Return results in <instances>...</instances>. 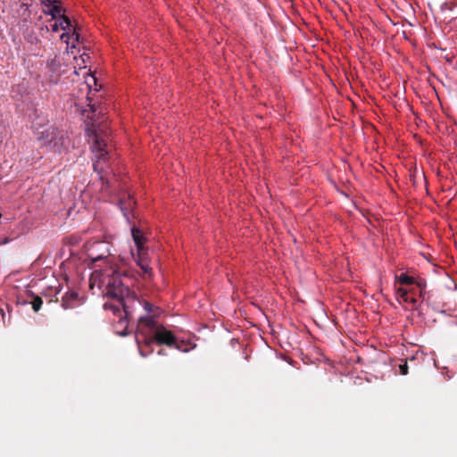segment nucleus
<instances>
[{
    "label": "nucleus",
    "instance_id": "nucleus-7",
    "mask_svg": "<svg viewBox=\"0 0 457 457\" xmlns=\"http://www.w3.org/2000/svg\"><path fill=\"white\" fill-rule=\"evenodd\" d=\"M56 134V129L54 128H47L42 131L37 132V137L39 141H42V144L45 145H49L54 141V136Z\"/></svg>",
    "mask_w": 457,
    "mask_h": 457
},
{
    "label": "nucleus",
    "instance_id": "nucleus-1",
    "mask_svg": "<svg viewBox=\"0 0 457 457\" xmlns=\"http://www.w3.org/2000/svg\"><path fill=\"white\" fill-rule=\"evenodd\" d=\"M144 309L149 315L140 317L137 334V342L141 356L145 357L153 353L154 343L182 350L175 336L154 320V317L159 313V309L148 302H145Z\"/></svg>",
    "mask_w": 457,
    "mask_h": 457
},
{
    "label": "nucleus",
    "instance_id": "nucleus-17",
    "mask_svg": "<svg viewBox=\"0 0 457 457\" xmlns=\"http://www.w3.org/2000/svg\"><path fill=\"white\" fill-rule=\"evenodd\" d=\"M399 370L402 375H407L408 374V366L407 363L404 362L403 364H400Z\"/></svg>",
    "mask_w": 457,
    "mask_h": 457
},
{
    "label": "nucleus",
    "instance_id": "nucleus-3",
    "mask_svg": "<svg viewBox=\"0 0 457 457\" xmlns=\"http://www.w3.org/2000/svg\"><path fill=\"white\" fill-rule=\"evenodd\" d=\"M92 135L90 136L92 143V152L95 155L94 170L98 174L106 172L108 169L107 160L111 146L109 145V133L107 127L102 123L92 122L89 129Z\"/></svg>",
    "mask_w": 457,
    "mask_h": 457
},
{
    "label": "nucleus",
    "instance_id": "nucleus-2",
    "mask_svg": "<svg viewBox=\"0 0 457 457\" xmlns=\"http://www.w3.org/2000/svg\"><path fill=\"white\" fill-rule=\"evenodd\" d=\"M92 284L98 283V287L103 294L110 298L116 299L122 306L126 315L128 311L129 289L124 287L120 276L114 271L106 270L104 271L95 270L91 278Z\"/></svg>",
    "mask_w": 457,
    "mask_h": 457
},
{
    "label": "nucleus",
    "instance_id": "nucleus-8",
    "mask_svg": "<svg viewBox=\"0 0 457 457\" xmlns=\"http://www.w3.org/2000/svg\"><path fill=\"white\" fill-rule=\"evenodd\" d=\"M131 234L133 240L137 245V253H140L141 252H146L147 249L144 247V243L145 241L141 230L136 227H133L131 228Z\"/></svg>",
    "mask_w": 457,
    "mask_h": 457
},
{
    "label": "nucleus",
    "instance_id": "nucleus-19",
    "mask_svg": "<svg viewBox=\"0 0 457 457\" xmlns=\"http://www.w3.org/2000/svg\"><path fill=\"white\" fill-rule=\"evenodd\" d=\"M42 4L46 7H51L54 5V0H41Z\"/></svg>",
    "mask_w": 457,
    "mask_h": 457
},
{
    "label": "nucleus",
    "instance_id": "nucleus-18",
    "mask_svg": "<svg viewBox=\"0 0 457 457\" xmlns=\"http://www.w3.org/2000/svg\"><path fill=\"white\" fill-rule=\"evenodd\" d=\"M91 81H93V82H94V84H95V85H96V78H95L94 76H92V75H89V76H88V79H87V81H86V83H87V87L88 88H90V89H91V87H92Z\"/></svg>",
    "mask_w": 457,
    "mask_h": 457
},
{
    "label": "nucleus",
    "instance_id": "nucleus-26",
    "mask_svg": "<svg viewBox=\"0 0 457 457\" xmlns=\"http://www.w3.org/2000/svg\"><path fill=\"white\" fill-rule=\"evenodd\" d=\"M96 246H98V245H104V244H103V243H96Z\"/></svg>",
    "mask_w": 457,
    "mask_h": 457
},
{
    "label": "nucleus",
    "instance_id": "nucleus-9",
    "mask_svg": "<svg viewBox=\"0 0 457 457\" xmlns=\"http://www.w3.org/2000/svg\"><path fill=\"white\" fill-rule=\"evenodd\" d=\"M67 138L64 137V134L56 129V134L54 136V141L52 144H49V146L53 148L55 152L61 153L62 149L65 147Z\"/></svg>",
    "mask_w": 457,
    "mask_h": 457
},
{
    "label": "nucleus",
    "instance_id": "nucleus-12",
    "mask_svg": "<svg viewBox=\"0 0 457 457\" xmlns=\"http://www.w3.org/2000/svg\"><path fill=\"white\" fill-rule=\"evenodd\" d=\"M395 279L403 285H412L415 282V280L412 277H410L404 273H403L399 276H396Z\"/></svg>",
    "mask_w": 457,
    "mask_h": 457
},
{
    "label": "nucleus",
    "instance_id": "nucleus-4",
    "mask_svg": "<svg viewBox=\"0 0 457 457\" xmlns=\"http://www.w3.org/2000/svg\"><path fill=\"white\" fill-rule=\"evenodd\" d=\"M136 262L140 267L143 271V275L145 278H151L152 277V268L149 264L148 253L141 252L137 253L135 257Z\"/></svg>",
    "mask_w": 457,
    "mask_h": 457
},
{
    "label": "nucleus",
    "instance_id": "nucleus-25",
    "mask_svg": "<svg viewBox=\"0 0 457 457\" xmlns=\"http://www.w3.org/2000/svg\"><path fill=\"white\" fill-rule=\"evenodd\" d=\"M158 353H159V354H164V352H163V350H160V351L158 352Z\"/></svg>",
    "mask_w": 457,
    "mask_h": 457
},
{
    "label": "nucleus",
    "instance_id": "nucleus-22",
    "mask_svg": "<svg viewBox=\"0 0 457 457\" xmlns=\"http://www.w3.org/2000/svg\"><path fill=\"white\" fill-rule=\"evenodd\" d=\"M418 286L420 287L421 291H420V295H423V293H422V285L420 282L418 283Z\"/></svg>",
    "mask_w": 457,
    "mask_h": 457
},
{
    "label": "nucleus",
    "instance_id": "nucleus-5",
    "mask_svg": "<svg viewBox=\"0 0 457 457\" xmlns=\"http://www.w3.org/2000/svg\"><path fill=\"white\" fill-rule=\"evenodd\" d=\"M79 30L80 29L75 26L71 32H63L61 35L60 38L67 44V49L76 47V44L79 41Z\"/></svg>",
    "mask_w": 457,
    "mask_h": 457
},
{
    "label": "nucleus",
    "instance_id": "nucleus-16",
    "mask_svg": "<svg viewBox=\"0 0 457 457\" xmlns=\"http://www.w3.org/2000/svg\"><path fill=\"white\" fill-rule=\"evenodd\" d=\"M47 65L53 70V71H55L57 66L59 65L56 59L54 58L50 61L47 62Z\"/></svg>",
    "mask_w": 457,
    "mask_h": 457
},
{
    "label": "nucleus",
    "instance_id": "nucleus-24",
    "mask_svg": "<svg viewBox=\"0 0 457 457\" xmlns=\"http://www.w3.org/2000/svg\"><path fill=\"white\" fill-rule=\"evenodd\" d=\"M91 109H92L93 112H96V107L94 105H91Z\"/></svg>",
    "mask_w": 457,
    "mask_h": 457
},
{
    "label": "nucleus",
    "instance_id": "nucleus-20",
    "mask_svg": "<svg viewBox=\"0 0 457 457\" xmlns=\"http://www.w3.org/2000/svg\"><path fill=\"white\" fill-rule=\"evenodd\" d=\"M62 306L64 309H68V308H70V305H69V303H68V302H67V297H64V298L62 299Z\"/></svg>",
    "mask_w": 457,
    "mask_h": 457
},
{
    "label": "nucleus",
    "instance_id": "nucleus-15",
    "mask_svg": "<svg viewBox=\"0 0 457 457\" xmlns=\"http://www.w3.org/2000/svg\"><path fill=\"white\" fill-rule=\"evenodd\" d=\"M105 256H107V253H101V254H99V255H96V256H95V255L93 254V253H88V257H89L93 262H96V261H98V260H102V259H103V258H104Z\"/></svg>",
    "mask_w": 457,
    "mask_h": 457
},
{
    "label": "nucleus",
    "instance_id": "nucleus-6",
    "mask_svg": "<svg viewBox=\"0 0 457 457\" xmlns=\"http://www.w3.org/2000/svg\"><path fill=\"white\" fill-rule=\"evenodd\" d=\"M74 27L75 26L72 24L71 21L65 15L57 19V21L52 25V30L54 32H57L61 29L65 32H71Z\"/></svg>",
    "mask_w": 457,
    "mask_h": 457
},
{
    "label": "nucleus",
    "instance_id": "nucleus-21",
    "mask_svg": "<svg viewBox=\"0 0 457 457\" xmlns=\"http://www.w3.org/2000/svg\"><path fill=\"white\" fill-rule=\"evenodd\" d=\"M0 312H1V314H2V319H3V320L4 321V320H5V315H4V312H3V310H2V309H0Z\"/></svg>",
    "mask_w": 457,
    "mask_h": 457
},
{
    "label": "nucleus",
    "instance_id": "nucleus-14",
    "mask_svg": "<svg viewBox=\"0 0 457 457\" xmlns=\"http://www.w3.org/2000/svg\"><path fill=\"white\" fill-rule=\"evenodd\" d=\"M397 295L404 301L409 302L408 291L403 287L397 289Z\"/></svg>",
    "mask_w": 457,
    "mask_h": 457
},
{
    "label": "nucleus",
    "instance_id": "nucleus-11",
    "mask_svg": "<svg viewBox=\"0 0 457 457\" xmlns=\"http://www.w3.org/2000/svg\"><path fill=\"white\" fill-rule=\"evenodd\" d=\"M48 11H44L46 14H50L53 20L60 19L62 16H65L62 14V8L60 5L54 4Z\"/></svg>",
    "mask_w": 457,
    "mask_h": 457
},
{
    "label": "nucleus",
    "instance_id": "nucleus-10",
    "mask_svg": "<svg viewBox=\"0 0 457 457\" xmlns=\"http://www.w3.org/2000/svg\"><path fill=\"white\" fill-rule=\"evenodd\" d=\"M135 204V200L130 196H129L127 199H122L120 201V207L125 217L128 218L129 211L132 209Z\"/></svg>",
    "mask_w": 457,
    "mask_h": 457
},
{
    "label": "nucleus",
    "instance_id": "nucleus-23",
    "mask_svg": "<svg viewBox=\"0 0 457 457\" xmlns=\"http://www.w3.org/2000/svg\"><path fill=\"white\" fill-rule=\"evenodd\" d=\"M409 301L412 303V304H415L416 303V299L414 298H411V299H409Z\"/></svg>",
    "mask_w": 457,
    "mask_h": 457
},
{
    "label": "nucleus",
    "instance_id": "nucleus-13",
    "mask_svg": "<svg viewBox=\"0 0 457 457\" xmlns=\"http://www.w3.org/2000/svg\"><path fill=\"white\" fill-rule=\"evenodd\" d=\"M43 301L39 296H34L31 301L32 309L35 312H38L42 306Z\"/></svg>",
    "mask_w": 457,
    "mask_h": 457
}]
</instances>
